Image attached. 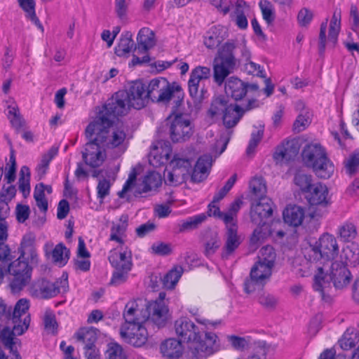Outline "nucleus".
<instances>
[{"mask_svg": "<svg viewBox=\"0 0 359 359\" xmlns=\"http://www.w3.org/2000/svg\"><path fill=\"white\" fill-rule=\"evenodd\" d=\"M86 135L93 137L102 148L114 151L117 156L126 151L129 140L127 128L116 114H98L87 126Z\"/></svg>", "mask_w": 359, "mask_h": 359, "instance_id": "1", "label": "nucleus"}, {"mask_svg": "<svg viewBox=\"0 0 359 359\" xmlns=\"http://www.w3.org/2000/svg\"><path fill=\"white\" fill-rule=\"evenodd\" d=\"M174 330L179 340L187 343L196 357H208L220 349V340L216 333L202 332L187 317H181L174 323Z\"/></svg>", "mask_w": 359, "mask_h": 359, "instance_id": "2", "label": "nucleus"}, {"mask_svg": "<svg viewBox=\"0 0 359 359\" xmlns=\"http://www.w3.org/2000/svg\"><path fill=\"white\" fill-rule=\"evenodd\" d=\"M144 94V85L140 81L133 82L128 91L120 90L114 93L102 105V109L105 112L140 110L146 105Z\"/></svg>", "mask_w": 359, "mask_h": 359, "instance_id": "3", "label": "nucleus"}, {"mask_svg": "<svg viewBox=\"0 0 359 359\" xmlns=\"http://www.w3.org/2000/svg\"><path fill=\"white\" fill-rule=\"evenodd\" d=\"M292 267L294 273L302 277L309 276L314 272L313 287L316 291L329 287V283L324 281L325 263L318 259H315L311 250L307 256L295 257L292 261Z\"/></svg>", "mask_w": 359, "mask_h": 359, "instance_id": "4", "label": "nucleus"}, {"mask_svg": "<svg viewBox=\"0 0 359 359\" xmlns=\"http://www.w3.org/2000/svg\"><path fill=\"white\" fill-rule=\"evenodd\" d=\"M194 158V154H175L164 174L165 182L173 186L186 182L190 176Z\"/></svg>", "mask_w": 359, "mask_h": 359, "instance_id": "5", "label": "nucleus"}, {"mask_svg": "<svg viewBox=\"0 0 359 359\" xmlns=\"http://www.w3.org/2000/svg\"><path fill=\"white\" fill-rule=\"evenodd\" d=\"M235 48V43L231 40L224 43L218 50L213 67L214 81L218 86L223 84L236 67V60L233 54Z\"/></svg>", "mask_w": 359, "mask_h": 359, "instance_id": "6", "label": "nucleus"}, {"mask_svg": "<svg viewBox=\"0 0 359 359\" xmlns=\"http://www.w3.org/2000/svg\"><path fill=\"white\" fill-rule=\"evenodd\" d=\"M325 275L324 281L329 283V287L316 291L320 292L322 299L326 302L331 299V282L336 289L341 290L346 287L352 280V275L347 266L339 262H333L330 266L325 264Z\"/></svg>", "mask_w": 359, "mask_h": 359, "instance_id": "7", "label": "nucleus"}, {"mask_svg": "<svg viewBox=\"0 0 359 359\" xmlns=\"http://www.w3.org/2000/svg\"><path fill=\"white\" fill-rule=\"evenodd\" d=\"M177 84L175 82L170 83L164 77H157L151 79L148 83L147 89L144 88V96L146 103L149 97L158 104L168 105L171 102L172 90L177 89L175 87Z\"/></svg>", "mask_w": 359, "mask_h": 359, "instance_id": "8", "label": "nucleus"}, {"mask_svg": "<svg viewBox=\"0 0 359 359\" xmlns=\"http://www.w3.org/2000/svg\"><path fill=\"white\" fill-rule=\"evenodd\" d=\"M311 252L315 256V259L328 264V262L337 258L339 246L337 238L332 234L325 233L320 236L315 243L311 245Z\"/></svg>", "mask_w": 359, "mask_h": 359, "instance_id": "9", "label": "nucleus"}, {"mask_svg": "<svg viewBox=\"0 0 359 359\" xmlns=\"http://www.w3.org/2000/svg\"><path fill=\"white\" fill-rule=\"evenodd\" d=\"M68 287L67 275L63 273L61 278L54 283L45 279L34 282L30 287V292L36 297L48 299L60 292L67 291Z\"/></svg>", "mask_w": 359, "mask_h": 359, "instance_id": "10", "label": "nucleus"}, {"mask_svg": "<svg viewBox=\"0 0 359 359\" xmlns=\"http://www.w3.org/2000/svg\"><path fill=\"white\" fill-rule=\"evenodd\" d=\"M8 272L12 276L11 287L14 292L20 291L30 281L31 268L21 257L12 262L8 266Z\"/></svg>", "mask_w": 359, "mask_h": 359, "instance_id": "11", "label": "nucleus"}, {"mask_svg": "<svg viewBox=\"0 0 359 359\" xmlns=\"http://www.w3.org/2000/svg\"><path fill=\"white\" fill-rule=\"evenodd\" d=\"M147 310V304L143 300L138 299L129 301L123 311L124 323L121 325H145L149 319Z\"/></svg>", "mask_w": 359, "mask_h": 359, "instance_id": "12", "label": "nucleus"}, {"mask_svg": "<svg viewBox=\"0 0 359 359\" xmlns=\"http://www.w3.org/2000/svg\"><path fill=\"white\" fill-rule=\"evenodd\" d=\"M188 114H171L167 118L170 124V137L173 142L186 141L192 135V127Z\"/></svg>", "mask_w": 359, "mask_h": 359, "instance_id": "13", "label": "nucleus"}, {"mask_svg": "<svg viewBox=\"0 0 359 359\" xmlns=\"http://www.w3.org/2000/svg\"><path fill=\"white\" fill-rule=\"evenodd\" d=\"M327 19H325L320 25L319 34V48L323 51L326 45L334 47L338 39V35L341 29V12L334 11L329 25L328 35L327 36Z\"/></svg>", "mask_w": 359, "mask_h": 359, "instance_id": "14", "label": "nucleus"}, {"mask_svg": "<svg viewBox=\"0 0 359 359\" xmlns=\"http://www.w3.org/2000/svg\"><path fill=\"white\" fill-rule=\"evenodd\" d=\"M210 75V69L207 67L198 66L192 69L190 78L188 81L189 95L196 102V107L198 109V105L201 104L205 97L206 93L203 88L199 91L200 83L204 80L208 79Z\"/></svg>", "mask_w": 359, "mask_h": 359, "instance_id": "15", "label": "nucleus"}, {"mask_svg": "<svg viewBox=\"0 0 359 359\" xmlns=\"http://www.w3.org/2000/svg\"><path fill=\"white\" fill-rule=\"evenodd\" d=\"M120 335L126 343L136 347L145 344L148 339L145 325H121Z\"/></svg>", "mask_w": 359, "mask_h": 359, "instance_id": "16", "label": "nucleus"}, {"mask_svg": "<svg viewBox=\"0 0 359 359\" xmlns=\"http://www.w3.org/2000/svg\"><path fill=\"white\" fill-rule=\"evenodd\" d=\"M272 201L268 197L262 199H253L251 203L250 218L252 222L258 225H264L265 219L273 213Z\"/></svg>", "mask_w": 359, "mask_h": 359, "instance_id": "17", "label": "nucleus"}, {"mask_svg": "<svg viewBox=\"0 0 359 359\" xmlns=\"http://www.w3.org/2000/svg\"><path fill=\"white\" fill-rule=\"evenodd\" d=\"M29 307V301L20 299L15 304L13 313L12 321L15 323V332L17 334H23L29 327L30 317L27 311Z\"/></svg>", "mask_w": 359, "mask_h": 359, "instance_id": "18", "label": "nucleus"}, {"mask_svg": "<svg viewBox=\"0 0 359 359\" xmlns=\"http://www.w3.org/2000/svg\"><path fill=\"white\" fill-rule=\"evenodd\" d=\"M149 319L158 327H165L170 319L169 309L163 302L155 301L147 304Z\"/></svg>", "mask_w": 359, "mask_h": 359, "instance_id": "19", "label": "nucleus"}, {"mask_svg": "<svg viewBox=\"0 0 359 359\" xmlns=\"http://www.w3.org/2000/svg\"><path fill=\"white\" fill-rule=\"evenodd\" d=\"M172 153L170 144L168 142L159 141L153 145L149 155V162L153 167L165 165Z\"/></svg>", "mask_w": 359, "mask_h": 359, "instance_id": "20", "label": "nucleus"}, {"mask_svg": "<svg viewBox=\"0 0 359 359\" xmlns=\"http://www.w3.org/2000/svg\"><path fill=\"white\" fill-rule=\"evenodd\" d=\"M90 139L91 141L86 144L85 151L83 152V158L90 167H99L102 164L105 154L101 150L100 144L97 143L93 137Z\"/></svg>", "mask_w": 359, "mask_h": 359, "instance_id": "21", "label": "nucleus"}, {"mask_svg": "<svg viewBox=\"0 0 359 359\" xmlns=\"http://www.w3.org/2000/svg\"><path fill=\"white\" fill-rule=\"evenodd\" d=\"M327 156L325 148L318 143L307 144L302 153L304 163L309 168L318 163V161L323 160Z\"/></svg>", "mask_w": 359, "mask_h": 359, "instance_id": "22", "label": "nucleus"}, {"mask_svg": "<svg viewBox=\"0 0 359 359\" xmlns=\"http://www.w3.org/2000/svg\"><path fill=\"white\" fill-rule=\"evenodd\" d=\"M109 261L114 269L131 270L132 255L127 247L121 248L119 251L114 249L110 251Z\"/></svg>", "mask_w": 359, "mask_h": 359, "instance_id": "23", "label": "nucleus"}, {"mask_svg": "<svg viewBox=\"0 0 359 359\" xmlns=\"http://www.w3.org/2000/svg\"><path fill=\"white\" fill-rule=\"evenodd\" d=\"M339 262L346 266H356L359 264V245L358 243L351 242L342 248L337 256Z\"/></svg>", "mask_w": 359, "mask_h": 359, "instance_id": "24", "label": "nucleus"}, {"mask_svg": "<svg viewBox=\"0 0 359 359\" xmlns=\"http://www.w3.org/2000/svg\"><path fill=\"white\" fill-rule=\"evenodd\" d=\"M299 150V146L297 141L287 140L276 148L273 158L277 163L288 161L297 155Z\"/></svg>", "mask_w": 359, "mask_h": 359, "instance_id": "25", "label": "nucleus"}, {"mask_svg": "<svg viewBox=\"0 0 359 359\" xmlns=\"http://www.w3.org/2000/svg\"><path fill=\"white\" fill-rule=\"evenodd\" d=\"M327 196V187L320 182H316L306 193V198L311 205L326 206L328 203Z\"/></svg>", "mask_w": 359, "mask_h": 359, "instance_id": "26", "label": "nucleus"}, {"mask_svg": "<svg viewBox=\"0 0 359 359\" xmlns=\"http://www.w3.org/2000/svg\"><path fill=\"white\" fill-rule=\"evenodd\" d=\"M15 323H13V329L9 327L4 328L0 333V340L4 344L6 348L9 350V353L6 355V359H22L20 355L15 347L16 342L14 341V336L21 335L15 332L16 327Z\"/></svg>", "mask_w": 359, "mask_h": 359, "instance_id": "27", "label": "nucleus"}, {"mask_svg": "<svg viewBox=\"0 0 359 359\" xmlns=\"http://www.w3.org/2000/svg\"><path fill=\"white\" fill-rule=\"evenodd\" d=\"M53 244L50 242L44 245L46 255H51L53 262L59 266H65L69 259V251L63 243L57 244L53 248Z\"/></svg>", "mask_w": 359, "mask_h": 359, "instance_id": "28", "label": "nucleus"}, {"mask_svg": "<svg viewBox=\"0 0 359 359\" xmlns=\"http://www.w3.org/2000/svg\"><path fill=\"white\" fill-rule=\"evenodd\" d=\"M227 37L228 29L226 27L221 25L215 26L207 32L204 37V44L208 48H214Z\"/></svg>", "mask_w": 359, "mask_h": 359, "instance_id": "29", "label": "nucleus"}, {"mask_svg": "<svg viewBox=\"0 0 359 359\" xmlns=\"http://www.w3.org/2000/svg\"><path fill=\"white\" fill-rule=\"evenodd\" d=\"M305 209L299 205H288L283 212L284 222L292 226L302 225L305 218Z\"/></svg>", "mask_w": 359, "mask_h": 359, "instance_id": "30", "label": "nucleus"}, {"mask_svg": "<svg viewBox=\"0 0 359 359\" xmlns=\"http://www.w3.org/2000/svg\"><path fill=\"white\" fill-rule=\"evenodd\" d=\"M226 242L223 249L222 257L228 259L239 246L241 241L237 234V225H226Z\"/></svg>", "mask_w": 359, "mask_h": 359, "instance_id": "31", "label": "nucleus"}, {"mask_svg": "<svg viewBox=\"0 0 359 359\" xmlns=\"http://www.w3.org/2000/svg\"><path fill=\"white\" fill-rule=\"evenodd\" d=\"M212 159L210 156L204 155L198 158L192 171L191 180L200 182L205 180L212 165Z\"/></svg>", "mask_w": 359, "mask_h": 359, "instance_id": "32", "label": "nucleus"}, {"mask_svg": "<svg viewBox=\"0 0 359 359\" xmlns=\"http://www.w3.org/2000/svg\"><path fill=\"white\" fill-rule=\"evenodd\" d=\"M237 109L238 104L230 102L227 95H215L209 112H236Z\"/></svg>", "mask_w": 359, "mask_h": 359, "instance_id": "33", "label": "nucleus"}, {"mask_svg": "<svg viewBox=\"0 0 359 359\" xmlns=\"http://www.w3.org/2000/svg\"><path fill=\"white\" fill-rule=\"evenodd\" d=\"M248 86L236 77H230L225 83L226 95H230L234 100L243 98L247 92Z\"/></svg>", "mask_w": 359, "mask_h": 359, "instance_id": "34", "label": "nucleus"}, {"mask_svg": "<svg viewBox=\"0 0 359 359\" xmlns=\"http://www.w3.org/2000/svg\"><path fill=\"white\" fill-rule=\"evenodd\" d=\"M160 349L162 354L169 358H179L183 352L182 341L175 338L165 340L161 344Z\"/></svg>", "mask_w": 359, "mask_h": 359, "instance_id": "35", "label": "nucleus"}, {"mask_svg": "<svg viewBox=\"0 0 359 359\" xmlns=\"http://www.w3.org/2000/svg\"><path fill=\"white\" fill-rule=\"evenodd\" d=\"M162 182L161 175L156 171L149 172L135 190V194L146 193L158 188Z\"/></svg>", "mask_w": 359, "mask_h": 359, "instance_id": "36", "label": "nucleus"}, {"mask_svg": "<svg viewBox=\"0 0 359 359\" xmlns=\"http://www.w3.org/2000/svg\"><path fill=\"white\" fill-rule=\"evenodd\" d=\"M137 40L139 53H145L156 44L154 32L147 27H143L139 31Z\"/></svg>", "mask_w": 359, "mask_h": 359, "instance_id": "37", "label": "nucleus"}, {"mask_svg": "<svg viewBox=\"0 0 359 359\" xmlns=\"http://www.w3.org/2000/svg\"><path fill=\"white\" fill-rule=\"evenodd\" d=\"M273 269V267L257 260L251 268L250 273L255 279L267 283L272 275Z\"/></svg>", "mask_w": 359, "mask_h": 359, "instance_id": "38", "label": "nucleus"}, {"mask_svg": "<svg viewBox=\"0 0 359 359\" xmlns=\"http://www.w3.org/2000/svg\"><path fill=\"white\" fill-rule=\"evenodd\" d=\"M316 175L321 179L330 178L334 170V167L327 156L323 160L311 166Z\"/></svg>", "mask_w": 359, "mask_h": 359, "instance_id": "39", "label": "nucleus"}, {"mask_svg": "<svg viewBox=\"0 0 359 359\" xmlns=\"http://www.w3.org/2000/svg\"><path fill=\"white\" fill-rule=\"evenodd\" d=\"M229 5L226 6L224 4V0L220 1L218 8L223 14H226L230 11V7L233 10L231 16L239 15L240 14H245L248 11V7L243 0H229Z\"/></svg>", "mask_w": 359, "mask_h": 359, "instance_id": "40", "label": "nucleus"}, {"mask_svg": "<svg viewBox=\"0 0 359 359\" xmlns=\"http://www.w3.org/2000/svg\"><path fill=\"white\" fill-rule=\"evenodd\" d=\"M249 187L252 194V201L267 197L266 182L262 177H253L250 182Z\"/></svg>", "mask_w": 359, "mask_h": 359, "instance_id": "41", "label": "nucleus"}, {"mask_svg": "<svg viewBox=\"0 0 359 359\" xmlns=\"http://www.w3.org/2000/svg\"><path fill=\"white\" fill-rule=\"evenodd\" d=\"M358 235L356 226L352 222H345L341 224L337 231L338 237L344 242H351Z\"/></svg>", "mask_w": 359, "mask_h": 359, "instance_id": "42", "label": "nucleus"}, {"mask_svg": "<svg viewBox=\"0 0 359 359\" xmlns=\"http://www.w3.org/2000/svg\"><path fill=\"white\" fill-rule=\"evenodd\" d=\"M359 341V336L355 328L349 327L344 332L339 343L344 350H349Z\"/></svg>", "mask_w": 359, "mask_h": 359, "instance_id": "43", "label": "nucleus"}, {"mask_svg": "<svg viewBox=\"0 0 359 359\" xmlns=\"http://www.w3.org/2000/svg\"><path fill=\"white\" fill-rule=\"evenodd\" d=\"M182 273L183 269L182 266H175L163 276L162 279L163 286L167 289L174 288Z\"/></svg>", "mask_w": 359, "mask_h": 359, "instance_id": "44", "label": "nucleus"}, {"mask_svg": "<svg viewBox=\"0 0 359 359\" xmlns=\"http://www.w3.org/2000/svg\"><path fill=\"white\" fill-rule=\"evenodd\" d=\"M78 341L85 344V348L95 346L97 340L96 330L93 328H82L76 334Z\"/></svg>", "mask_w": 359, "mask_h": 359, "instance_id": "45", "label": "nucleus"}, {"mask_svg": "<svg viewBox=\"0 0 359 359\" xmlns=\"http://www.w3.org/2000/svg\"><path fill=\"white\" fill-rule=\"evenodd\" d=\"M18 3H19L20 7L27 13V15L30 19V20L32 22H33L37 26V27L39 29H41V32H43V27L35 13V11H34L35 2H34V0H18Z\"/></svg>", "mask_w": 359, "mask_h": 359, "instance_id": "46", "label": "nucleus"}, {"mask_svg": "<svg viewBox=\"0 0 359 359\" xmlns=\"http://www.w3.org/2000/svg\"><path fill=\"white\" fill-rule=\"evenodd\" d=\"M19 189L25 198L30 193V171L28 167L22 166L20 172L18 180Z\"/></svg>", "mask_w": 359, "mask_h": 359, "instance_id": "47", "label": "nucleus"}, {"mask_svg": "<svg viewBox=\"0 0 359 359\" xmlns=\"http://www.w3.org/2000/svg\"><path fill=\"white\" fill-rule=\"evenodd\" d=\"M57 147H52L43 156L41 163L36 168V172L40 178L46 175L50 162L57 155Z\"/></svg>", "mask_w": 359, "mask_h": 359, "instance_id": "48", "label": "nucleus"}, {"mask_svg": "<svg viewBox=\"0 0 359 359\" xmlns=\"http://www.w3.org/2000/svg\"><path fill=\"white\" fill-rule=\"evenodd\" d=\"M276 254L273 247L266 245L261 248L257 256V261L274 267Z\"/></svg>", "mask_w": 359, "mask_h": 359, "instance_id": "49", "label": "nucleus"}, {"mask_svg": "<svg viewBox=\"0 0 359 359\" xmlns=\"http://www.w3.org/2000/svg\"><path fill=\"white\" fill-rule=\"evenodd\" d=\"M243 201L241 198H236L230 205L228 212L224 215L226 225H236V215L241 209Z\"/></svg>", "mask_w": 359, "mask_h": 359, "instance_id": "50", "label": "nucleus"}, {"mask_svg": "<svg viewBox=\"0 0 359 359\" xmlns=\"http://www.w3.org/2000/svg\"><path fill=\"white\" fill-rule=\"evenodd\" d=\"M220 246L218 235L215 232H210L206 237L204 253L207 257H210L215 253Z\"/></svg>", "mask_w": 359, "mask_h": 359, "instance_id": "51", "label": "nucleus"}, {"mask_svg": "<svg viewBox=\"0 0 359 359\" xmlns=\"http://www.w3.org/2000/svg\"><path fill=\"white\" fill-rule=\"evenodd\" d=\"M294 184L300 188V189L306 193L311 187L315 184L313 182V177L310 175L303 172H297L294 178Z\"/></svg>", "mask_w": 359, "mask_h": 359, "instance_id": "52", "label": "nucleus"}, {"mask_svg": "<svg viewBox=\"0 0 359 359\" xmlns=\"http://www.w3.org/2000/svg\"><path fill=\"white\" fill-rule=\"evenodd\" d=\"M134 47V42L131 36H125L121 38L120 41L115 48V53L118 56H126L130 53Z\"/></svg>", "mask_w": 359, "mask_h": 359, "instance_id": "53", "label": "nucleus"}, {"mask_svg": "<svg viewBox=\"0 0 359 359\" xmlns=\"http://www.w3.org/2000/svg\"><path fill=\"white\" fill-rule=\"evenodd\" d=\"M206 218L207 217L204 213L189 217L180 225L179 230L180 232H182L196 229L199 224H202Z\"/></svg>", "mask_w": 359, "mask_h": 359, "instance_id": "54", "label": "nucleus"}, {"mask_svg": "<svg viewBox=\"0 0 359 359\" xmlns=\"http://www.w3.org/2000/svg\"><path fill=\"white\" fill-rule=\"evenodd\" d=\"M258 302L267 310H273L278 305V299L273 294L262 292L257 297Z\"/></svg>", "mask_w": 359, "mask_h": 359, "instance_id": "55", "label": "nucleus"}, {"mask_svg": "<svg viewBox=\"0 0 359 359\" xmlns=\"http://www.w3.org/2000/svg\"><path fill=\"white\" fill-rule=\"evenodd\" d=\"M34 198L39 210L42 212H46L48 210V201L45 197L43 184H39L36 186Z\"/></svg>", "mask_w": 359, "mask_h": 359, "instance_id": "56", "label": "nucleus"}, {"mask_svg": "<svg viewBox=\"0 0 359 359\" xmlns=\"http://www.w3.org/2000/svg\"><path fill=\"white\" fill-rule=\"evenodd\" d=\"M177 89H174L171 94V102L172 107V112H176L181 110L182 106L184 104V93L182 87L177 83L176 86Z\"/></svg>", "mask_w": 359, "mask_h": 359, "instance_id": "57", "label": "nucleus"}, {"mask_svg": "<svg viewBox=\"0 0 359 359\" xmlns=\"http://www.w3.org/2000/svg\"><path fill=\"white\" fill-rule=\"evenodd\" d=\"M106 354L108 359H126L123 348L116 342L108 344Z\"/></svg>", "mask_w": 359, "mask_h": 359, "instance_id": "58", "label": "nucleus"}, {"mask_svg": "<svg viewBox=\"0 0 359 359\" xmlns=\"http://www.w3.org/2000/svg\"><path fill=\"white\" fill-rule=\"evenodd\" d=\"M264 20L270 24L275 19L274 8L271 2L266 0H262L259 3Z\"/></svg>", "mask_w": 359, "mask_h": 359, "instance_id": "59", "label": "nucleus"}, {"mask_svg": "<svg viewBox=\"0 0 359 359\" xmlns=\"http://www.w3.org/2000/svg\"><path fill=\"white\" fill-rule=\"evenodd\" d=\"M264 127L260 126V128L253 131L251 134V137L249 141L248 146L246 149V153L248 156L253 154L255 151L256 147L262 140L264 134Z\"/></svg>", "mask_w": 359, "mask_h": 359, "instance_id": "60", "label": "nucleus"}, {"mask_svg": "<svg viewBox=\"0 0 359 359\" xmlns=\"http://www.w3.org/2000/svg\"><path fill=\"white\" fill-rule=\"evenodd\" d=\"M243 57L246 61L245 64V69L248 74L264 77L261 66L250 60V53L248 50H245L243 53Z\"/></svg>", "mask_w": 359, "mask_h": 359, "instance_id": "61", "label": "nucleus"}, {"mask_svg": "<svg viewBox=\"0 0 359 359\" xmlns=\"http://www.w3.org/2000/svg\"><path fill=\"white\" fill-rule=\"evenodd\" d=\"M43 323L45 329L49 333L54 334L57 327V324L55 319V316L53 311L50 309H47L45 311L43 316Z\"/></svg>", "mask_w": 359, "mask_h": 359, "instance_id": "62", "label": "nucleus"}, {"mask_svg": "<svg viewBox=\"0 0 359 359\" xmlns=\"http://www.w3.org/2000/svg\"><path fill=\"white\" fill-rule=\"evenodd\" d=\"M266 283L255 279L251 273H250V278L245 280L244 290L247 294H251L257 290L262 289Z\"/></svg>", "mask_w": 359, "mask_h": 359, "instance_id": "63", "label": "nucleus"}, {"mask_svg": "<svg viewBox=\"0 0 359 359\" xmlns=\"http://www.w3.org/2000/svg\"><path fill=\"white\" fill-rule=\"evenodd\" d=\"M313 18L312 11L302 8L298 13L297 20L300 27H308Z\"/></svg>", "mask_w": 359, "mask_h": 359, "instance_id": "64", "label": "nucleus"}]
</instances>
